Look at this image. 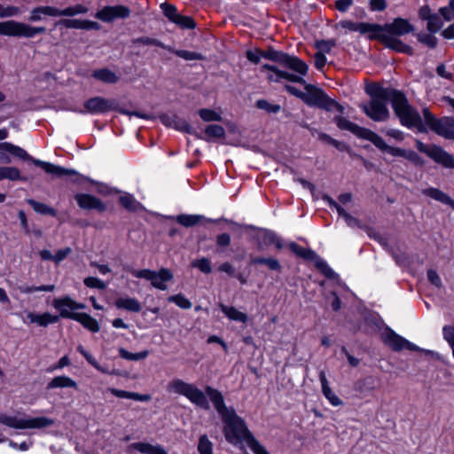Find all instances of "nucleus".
Here are the masks:
<instances>
[{
	"mask_svg": "<svg viewBox=\"0 0 454 454\" xmlns=\"http://www.w3.org/2000/svg\"><path fill=\"white\" fill-rule=\"evenodd\" d=\"M167 390L169 393L186 397L192 404L204 410L209 409L207 399V395H208L215 411L221 416L223 423V432L229 443L239 446L246 442L254 454H270L254 438L245 420L236 413L235 410L232 407H226L223 395L218 389L207 386L204 393L192 383H188L181 379H174L168 382Z\"/></svg>",
	"mask_w": 454,
	"mask_h": 454,
	"instance_id": "obj_1",
	"label": "nucleus"
},
{
	"mask_svg": "<svg viewBox=\"0 0 454 454\" xmlns=\"http://www.w3.org/2000/svg\"><path fill=\"white\" fill-rule=\"evenodd\" d=\"M261 72H268L267 80L270 82H282L288 81L304 85L305 94L303 101L311 106H317L325 111L336 110L340 114L344 113V107L334 99L329 98L321 89L316 86L307 84L303 75L296 73L292 74L279 69L278 67L270 64H263L261 67Z\"/></svg>",
	"mask_w": 454,
	"mask_h": 454,
	"instance_id": "obj_2",
	"label": "nucleus"
},
{
	"mask_svg": "<svg viewBox=\"0 0 454 454\" xmlns=\"http://www.w3.org/2000/svg\"><path fill=\"white\" fill-rule=\"evenodd\" d=\"M254 239L256 243V247L259 251H263L265 248L273 246L277 250H281L286 247L284 239L279 237L276 232L268 230L261 229L254 235ZM286 247L298 257L306 261L315 262L316 268L327 278H333L335 272L332 268L319 257L316 252L309 248L301 247V245L292 241L286 244Z\"/></svg>",
	"mask_w": 454,
	"mask_h": 454,
	"instance_id": "obj_3",
	"label": "nucleus"
},
{
	"mask_svg": "<svg viewBox=\"0 0 454 454\" xmlns=\"http://www.w3.org/2000/svg\"><path fill=\"white\" fill-rule=\"evenodd\" d=\"M337 127L341 130H348L356 136L358 138L368 140L372 143L381 152H386L392 156L403 157L415 163H420V157L414 151H406L399 147L388 145L383 138L372 130L360 127L359 125L350 121L343 116L337 115L333 119Z\"/></svg>",
	"mask_w": 454,
	"mask_h": 454,
	"instance_id": "obj_4",
	"label": "nucleus"
},
{
	"mask_svg": "<svg viewBox=\"0 0 454 454\" xmlns=\"http://www.w3.org/2000/svg\"><path fill=\"white\" fill-rule=\"evenodd\" d=\"M365 90L370 100L361 105L363 112L374 121H387L390 117L387 103L389 101L392 104L394 89L372 83Z\"/></svg>",
	"mask_w": 454,
	"mask_h": 454,
	"instance_id": "obj_5",
	"label": "nucleus"
},
{
	"mask_svg": "<svg viewBox=\"0 0 454 454\" xmlns=\"http://www.w3.org/2000/svg\"><path fill=\"white\" fill-rule=\"evenodd\" d=\"M247 59L257 65L262 59H265L281 65L295 73L301 75H306L309 70L308 65L296 56H291L286 52L275 50L269 47L267 50H261L255 48L254 50H248L246 51Z\"/></svg>",
	"mask_w": 454,
	"mask_h": 454,
	"instance_id": "obj_6",
	"label": "nucleus"
},
{
	"mask_svg": "<svg viewBox=\"0 0 454 454\" xmlns=\"http://www.w3.org/2000/svg\"><path fill=\"white\" fill-rule=\"evenodd\" d=\"M52 305L59 312V316L52 315L49 312H45L43 314H35L34 312H28L26 317L28 321L23 319V322L29 324L35 323L39 326L46 327L49 325L58 323L59 320V317L74 320V315H77L78 313L74 311L85 308L84 304L74 301L69 296H64L61 298L54 299Z\"/></svg>",
	"mask_w": 454,
	"mask_h": 454,
	"instance_id": "obj_7",
	"label": "nucleus"
},
{
	"mask_svg": "<svg viewBox=\"0 0 454 454\" xmlns=\"http://www.w3.org/2000/svg\"><path fill=\"white\" fill-rule=\"evenodd\" d=\"M13 156L21 160H29L35 166L42 168L46 173L51 174L58 177L65 176H74L77 172L74 169L65 168L60 166L54 165L50 162L34 159L21 147L8 142L0 143V164H9L12 160L10 156Z\"/></svg>",
	"mask_w": 454,
	"mask_h": 454,
	"instance_id": "obj_8",
	"label": "nucleus"
},
{
	"mask_svg": "<svg viewBox=\"0 0 454 454\" xmlns=\"http://www.w3.org/2000/svg\"><path fill=\"white\" fill-rule=\"evenodd\" d=\"M392 108L403 126L409 129L415 128L419 132L426 131L424 122L418 110L409 104L406 96L403 92L395 89Z\"/></svg>",
	"mask_w": 454,
	"mask_h": 454,
	"instance_id": "obj_9",
	"label": "nucleus"
},
{
	"mask_svg": "<svg viewBox=\"0 0 454 454\" xmlns=\"http://www.w3.org/2000/svg\"><path fill=\"white\" fill-rule=\"evenodd\" d=\"M0 424L15 429H42L52 426L54 420L46 417L19 418L2 413Z\"/></svg>",
	"mask_w": 454,
	"mask_h": 454,
	"instance_id": "obj_10",
	"label": "nucleus"
},
{
	"mask_svg": "<svg viewBox=\"0 0 454 454\" xmlns=\"http://www.w3.org/2000/svg\"><path fill=\"white\" fill-rule=\"evenodd\" d=\"M424 125L437 135L450 140H454V118L435 117L427 107L422 110Z\"/></svg>",
	"mask_w": 454,
	"mask_h": 454,
	"instance_id": "obj_11",
	"label": "nucleus"
},
{
	"mask_svg": "<svg viewBox=\"0 0 454 454\" xmlns=\"http://www.w3.org/2000/svg\"><path fill=\"white\" fill-rule=\"evenodd\" d=\"M45 31L44 27H32L12 20L0 21L1 35L32 38L36 35L45 33Z\"/></svg>",
	"mask_w": 454,
	"mask_h": 454,
	"instance_id": "obj_12",
	"label": "nucleus"
},
{
	"mask_svg": "<svg viewBox=\"0 0 454 454\" xmlns=\"http://www.w3.org/2000/svg\"><path fill=\"white\" fill-rule=\"evenodd\" d=\"M416 147L420 153H425L435 163L446 168L454 169V157L440 145H427L421 141H417Z\"/></svg>",
	"mask_w": 454,
	"mask_h": 454,
	"instance_id": "obj_13",
	"label": "nucleus"
},
{
	"mask_svg": "<svg viewBox=\"0 0 454 454\" xmlns=\"http://www.w3.org/2000/svg\"><path fill=\"white\" fill-rule=\"evenodd\" d=\"M129 273L138 278H145L151 281L153 287L160 290H166V282L172 279L173 275L168 269H160L158 272L151 270H135L130 269Z\"/></svg>",
	"mask_w": 454,
	"mask_h": 454,
	"instance_id": "obj_14",
	"label": "nucleus"
},
{
	"mask_svg": "<svg viewBox=\"0 0 454 454\" xmlns=\"http://www.w3.org/2000/svg\"><path fill=\"white\" fill-rule=\"evenodd\" d=\"M374 35H390L394 37L403 36L414 31L413 25L406 19L395 18L390 23L377 24Z\"/></svg>",
	"mask_w": 454,
	"mask_h": 454,
	"instance_id": "obj_15",
	"label": "nucleus"
},
{
	"mask_svg": "<svg viewBox=\"0 0 454 454\" xmlns=\"http://www.w3.org/2000/svg\"><path fill=\"white\" fill-rule=\"evenodd\" d=\"M383 342L390 347L394 351H401L403 349H408L411 351L421 350L418 346L410 342L406 339L395 333L393 330L388 329L382 335Z\"/></svg>",
	"mask_w": 454,
	"mask_h": 454,
	"instance_id": "obj_16",
	"label": "nucleus"
},
{
	"mask_svg": "<svg viewBox=\"0 0 454 454\" xmlns=\"http://www.w3.org/2000/svg\"><path fill=\"white\" fill-rule=\"evenodd\" d=\"M74 200L80 208L84 210H96L103 213L106 210V205L99 198L89 193H77Z\"/></svg>",
	"mask_w": 454,
	"mask_h": 454,
	"instance_id": "obj_17",
	"label": "nucleus"
},
{
	"mask_svg": "<svg viewBox=\"0 0 454 454\" xmlns=\"http://www.w3.org/2000/svg\"><path fill=\"white\" fill-rule=\"evenodd\" d=\"M114 108V103L102 97H94L88 99L84 103V110L81 111L82 114H103Z\"/></svg>",
	"mask_w": 454,
	"mask_h": 454,
	"instance_id": "obj_18",
	"label": "nucleus"
},
{
	"mask_svg": "<svg viewBox=\"0 0 454 454\" xmlns=\"http://www.w3.org/2000/svg\"><path fill=\"white\" fill-rule=\"evenodd\" d=\"M372 37H374V40L382 43L386 47L397 52L405 53L408 55L412 54V48L402 42L397 37L391 36L390 35H373Z\"/></svg>",
	"mask_w": 454,
	"mask_h": 454,
	"instance_id": "obj_19",
	"label": "nucleus"
},
{
	"mask_svg": "<svg viewBox=\"0 0 454 454\" xmlns=\"http://www.w3.org/2000/svg\"><path fill=\"white\" fill-rule=\"evenodd\" d=\"M340 25L343 28L348 29L349 31L358 32L361 35H366L369 40H374V37H372L373 34H375V28H377V23H368V22H355L352 20H343L340 22Z\"/></svg>",
	"mask_w": 454,
	"mask_h": 454,
	"instance_id": "obj_20",
	"label": "nucleus"
},
{
	"mask_svg": "<svg viewBox=\"0 0 454 454\" xmlns=\"http://www.w3.org/2000/svg\"><path fill=\"white\" fill-rule=\"evenodd\" d=\"M249 262L251 265H265L270 270L280 273L282 271V265L278 259L273 256H254L250 255Z\"/></svg>",
	"mask_w": 454,
	"mask_h": 454,
	"instance_id": "obj_21",
	"label": "nucleus"
},
{
	"mask_svg": "<svg viewBox=\"0 0 454 454\" xmlns=\"http://www.w3.org/2000/svg\"><path fill=\"white\" fill-rule=\"evenodd\" d=\"M59 24L64 26L67 28H74V29H98L99 27L98 24L95 21L91 20H82L77 19H65L59 21Z\"/></svg>",
	"mask_w": 454,
	"mask_h": 454,
	"instance_id": "obj_22",
	"label": "nucleus"
},
{
	"mask_svg": "<svg viewBox=\"0 0 454 454\" xmlns=\"http://www.w3.org/2000/svg\"><path fill=\"white\" fill-rule=\"evenodd\" d=\"M319 380L322 387V393L325 397L329 401L333 406H339L342 404V401L333 392L329 387L325 372L321 371L319 373Z\"/></svg>",
	"mask_w": 454,
	"mask_h": 454,
	"instance_id": "obj_23",
	"label": "nucleus"
},
{
	"mask_svg": "<svg viewBox=\"0 0 454 454\" xmlns=\"http://www.w3.org/2000/svg\"><path fill=\"white\" fill-rule=\"evenodd\" d=\"M129 450H137L142 454H168L160 445H153L148 442H134L129 446Z\"/></svg>",
	"mask_w": 454,
	"mask_h": 454,
	"instance_id": "obj_24",
	"label": "nucleus"
},
{
	"mask_svg": "<svg viewBox=\"0 0 454 454\" xmlns=\"http://www.w3.org/2000/svg\"><path fill=\"white\" fill-rule=\"evenodd\" d=\"M70 387L78 390L77 383L68 376H56L47 385V389Z\"/></svg>",
	"mask_w": 454,
	"mask_h": 454,
	"instance_id": "obj_25",
	"label": "nucleus"
},
{
	"mask_svg": "<svg viewBox=\"0 0 454 454\" xmlns=\"http://www.w3.org/2000/svg\"><path fill=\"white\" fill-rule=\"evenodd\" d=\"M58 14L57 7L39 6L30 12L28 20L32 22L40 21L43 19V16L58 17Z\"/></svg>",
	"mask_w": 454,
	"mask_h": 454,
	"instance_id": "obj_26",
	"label": "nucleus"
},
{
	"mask_svg": "<svg viewBox=\"0 0 454 454\" xmlns=\"http://www.w3.org/2000/svg\"><path fill=\"white\" fill-rule=\"evenodd\" d=\"M91 76L94 79L107 84H115L120 80L119 75L108 68L96 69L92 72Z\"/></svg>",
	"mask_w": 454,
	"mask_h": 454,
	"instance_id": "obj_27",
	"label": "nucleus"
},
{
	"mask_svg": "<svg viewBox=\"0 0 454 454\" xmlns=\"http://www.w3.org/2000/svg\"><path fill=\"white\" fill-rule=\"evenodd\" d=\"M325 200L327 201L328 205L331 207H333L337 210L339 215L343 217V219L345 220L346 223L348 226H350V227L358 226V224H359L358 220L356 217L349 215L348 213H347L346 210L342 207H340L335 200H333L332 198H330L328 196L325 197Z\"/></svg>",
	"mask_w": 454,
	"mask_h": 454,
	"instance_id": "obj_28",
	"label": "nucleus"
},
{
	"mask_svg": "<svg viewBox=\"0 0 454 454\" xmlns=\"http://www.w3.org/2000/svg\"><path fill=\"white\" fill-rule=\"evenodd\" d=\"M74 320L79 322L91 333H98L100 329L98 321L87 313H77L74 315Z\"/></svg>",
	"mask_w": 454,
	"mask_h": 454,
	"instance_id": "obj_29",
	"label": "nucleus"
},
{
	"mask_svg": "<svg viewBox=\"0 0 454 454\" xmlns=\"http://www.w3.org/2000/svg\"><path fill=\"white\" fill-rule=\"evenodd\" d=\"M108 391L116 397L132 399L139 402H148L151 400L150 395H143L117 388H109Z\"/></svg>",
	"mask_w": 454,
	"mask_h": 454,
	"instance_id": "obj_30",
	"label": "nucleus"
},
{
	"mask_svg": "<svg viewBox=\"0 0 454 454\" xmlns=\"http://www.w3.org/2000/svg\"><path fill=\"white\" fill-rule=\"evenodd\" d=\"M422 193L427 197H430L437 201H440L445 205L451 206L454 207V200L448 196L446 193L437 188H427L422 191Z\"/></svg>",
	"mask_w": 454,
	"mask_h": 454,
	"instance_id": "obj_31",
	"label": "nucleus"
},
{
	"mask_svg": "<svg viewBox=\"0 0 454 454\" xmlns=\"http://www.w3.org/2000/svg\"><path fill=\"white\" fill-rule=\"evenodd\" d=\"M118 309H126L131 312H139L142 309L140 302L135 298L121 297L115 301Z\"/></svg>",
	"mask_w": 454,
	"mask_h": 454,
	"instance_id": "obj_32",
	"label": "nucleus"
},
{
	"mask_svg": "<svg viewBox=\"0 0 454 454\" xmlns=\"http://www.w3.org/2000/svg\"><path fill=\"white\" fill-rule=\"evenodd\" d=\"M222 312L231 320L246 323L247 320V315L238 310L234 307L226 306L224 304L220 305Z\"/></svg>",
	"mask_w": 454,
	"mask_h": 454,
	"instance_id": "obj_33",
	"label": "nucleus"
},
{
	"mask_svg": "<svg viewBox=\"0 0 454 454\" xmlns=\"http://www.w3.org/2000/svg\"><path fill=\"white\" fill-rule=\"evenodd\" d=\"M119 202L125 209L130 212L137 211L140 207V203L129 193L120 196Z\"/></svg>",
	"mask_w": 454,
	"mask_h": 454,
	"instance_id": "obj_34",
	"label": "nucleus"
},
{
	"mask_svg": "<svg viewBox=\"0 0 454 454\" xmlns=\"http://www.w3.org/2000/svg\"><path fill=\"white\" fill-rule=\"evenodd\" d=\"M27 203L38 214L45 215H48L54 216V217L57 215V211L54 208L51 207L50 206H48L44 203L38 202L32 199L28 200Z\"/></svg>",
	"mask_w": 454,
	"mask_h": 454,
	"instance_id": "obj_35",
	"label": "nucleus"
},
{
	"mask_svg": "<svg viewBox=\"0 0 454 454\" xmlns=\"http://www.w3.org/2000/svg\"><path fill=\"white\" fill-rule=\"evenodd\" d=\"M57 12H59V16H67V17H73L78 14H84L88 12V8L83 4H76L74 6L67 7L63 10L58 9Z\"/></svg>",
	"mask_w": 454,
	"mask_h": 454,
	"instance_id": "obj_36",
	"label": "nucleus"
},
{
	"mask_svg": "<svg viewBox=\"0 0 454 454\" xmlns=\"http://www.w3.org/2000/svg\"><path fill=\"white\" fill-rule=\"evenodd\" d=\"M133 45H145V46H157L168 50V45H165L160 40L149 36H141L132 39Z\"/></svg>",
	"mask_w": 454,
	"mask_h": 454,
	"instance_id": "obj_37",
	"label": "nucleus"
},
{
	"mask_svg": "<svg viewBox=\"0 0 454 454\" xmlns=\"http://www.w3.org/2000/svg\"><path fill=\"white\" fill-rule=\"evenodd\" d=\"M168 51L174 53L175 55L185 59V60H201L203 59V56L200 53L195 51H190L185 50H176L170 46H168Z\"/></svg>",
	"mask_w": 454,
	"mask_h": 454,
	"instance_id": "obj_38",
	"label": "nucleus"
},
{
	"mask_svg": "<svg viewBox=\"0 0 454 454\" xmlns=\"http://www.w3.org/2000/svg\"><path fill=\"white\" fill-rule=\"evenodd\" d=\"M118 352L121 358L126 359V360H130V361L142 360V359L146 358L149 355L148 350H143L138 353H131L123 348H120Z\"/></svg>",
	"mask_w": 454,
	"mask_h": 454,
	"instance_id": "obj_39",
	"label": "nucleus"
},
{
	"mask_svg": "<svg viewBox=\"0 0 454 454\" xmlns=\"http://www.w3.org/2000/svg\"><path fill=\"white\" fill-rule=\"evenodd\" d=\"M202 216L195 215H179L176 217V222L184 227H192L197 225Z\"/></svg>",
	"mask_w": 454,
	"mask_h": 454,
	"instance_id": "obj_40",
	"label": "nucleus"
},
{
	"mask_svg": "<svg viewBox=\"0 0 454 454\" xmlns=\"http://www.w3.org/2000/svg\"><path fill=\"white\" fill-rule=\"evenodd\" d=\"M205 135L207 136V139L223 138L225 137V130L220 125L211 124L206 128Z\"/></svg>",
	"mask_w": 454,
	"mask_h": 454,
	"instance_id": "obj_41",
	"label": "nucleus"
},
{
	"mask_svg": "<svg viewBox=\"0 0 454 454\" xmlns=\"http://www.w3.org/2000/svg\"><path fill=\"white\" fill-rule=\"evenodd\" d=\"M443 26V21L440 14L434 13L433 17H431L427 21V29L431 34H435L441 30Z\"/></svg>",
	"mask_w": 454,
	"mask_h": 454,
	"instance_id": "obj_42",
	"label": "nucleus"
},
{
	"mask_svg": "<svg viewBox=\"0 0 454 454\" xmlns=\"http://www.w3.org/2000/svg\"><path fill=\"white\" fill-rule=\"evenodd\" d=\"M198 451L200 454H213V443L206 434L201 435L199 439Z\"/></svg>",
	"mask_w": 454,
	"mask_h": 454,
	"instance_id": "obj_43",
	"label": "nucleus"
},
{
	"mask_svg": "<svg viewBox=\"0 0 454 454\" xmlns=\"http://www.w3.org/2000/svg\"><path fill=\"white\" fill-rule=\"evenodd\" d=\"M160 9L163 14L168 19L169 21L175 22L179 13L177 12V9L175 5L170 4L168 3H163L160 4Z\"/></svg>",
	"mask_w": 454,
	"mask_h": 454,
	"instance_id": "obj_44",
	"label": "nucleus"
},
{
	"mask_svg": "<svg viewBox=\"0 0 454 454\" xmlns=\"http://www.w3.org/2000/svg\"><path fill=\"white\" fill-rule=\"evenodd\" d=\"M192 266L193 268L199 269L201 272L205 274H209L212 271L211 261L206 257H202L200 259L193 261L192 262Z\"/></svg>",
	"mask_w": 454,
	"mask_h": 454,
	"instance_id": "obj_45",
	"label": "nucleus"
},
{
	"mask_svg": "<svg viewBox=\"0 0 454 454\" xmlns=\"http://www.w3.org/2000/svg\"><path fill=\"white\" fill-rule=\"evenodd\" d=\"M169 302H174L176 305L182 309H190L192 308V302L186 299L183 294H178L176 295L169 296L168 298Z\"/></svg>",
	"mask_w": 454,
	"mask_h": 454,
	"instance_id": "obj_46",
	"label": "nucleus"
},
{
	"mask_svg": "<svg viewBox=\"0 0 454 454\" xmlns=\"http://www.w3.org/2000/svg\"><path fill=\"white\" fill-rule=\"evenodd\" d=\"M77 351L81 355H82L83 357L87 360V362L90 365H92L95 369H97L98 371H100L102 372H106V371L99 365L98 361L88 351H86L85 348L82 345H79L77 347Z\"/></svg>",
	"mask_w": 454,
	"mask_h": 454,
	"instance_id": "obj_47",
	"label": "nucleus"
},
{
	"mask_svg": "<svg viewBox=\"0 0 454 454\" xmlns=\"http://www.w3.org/2000/svg\"><path fill=\"white\" fill-rule=\"evenodd\" d=\"M438 12L444 20H454V0H450L448 5L441 7Z\"/></svg>",
	"mask_w": 454,
	"mask_h": 454,
	"instance_id": "obj_48",
	"label": "nucleus"
},
{
	"mask_svg": "<svg viewBox=\"0 0 454 454\" xmlns=\"http://www.w3.org/2000/svg\"><path fill=\"white\" fill-rule=\"evenodd\" d=\"M417 39L419 43L434 49L437 45V39L433 34H418Z\"/></svg>",
	"mask_w": 454,
	"mask_h": 454,
	"instance_id": "obj_49",
	"label": "nucleus"
},
{
	"mask_svg": "<svg viewBox=\"0 0 454 454\" xmlns=\"http://www.w3.org/2000/svg\"><path fill=\"white\" fill-rule=\"evenodd\" d=\"M200 116L205 121H221V115L211 109H200Z\"/></svg>",
	"mask_w": 454,
	"mask_h": 454,
	"instance_id": "obj_50",
	"label": "nucleus"
},
{
	"mask_svg": "<svg viewBox=\"0 0 454 454\" xmlns=\"http://www.w3.org/2000/svg\"><path fill=\"white\" fill-rule=\"evenodd\" d=\"M95 17L104 22H111L115 19L112 11V6H106L99 10L96 13Z\"/></svg>",
	"mask_w": 454,
	"mask_h": 454,
	"instance_id": "obj_51",
	"label": "nucleus"
},
{
	"mask_svg": "<svg viewBox=\"0 0 454 454\" xmlns=\"http://www.w3.org/2000/svg\"><path fill=\"white\" fill-rule=\"evenodd\" d=\"M255 105L259 109L265 110L268 113L277 114L280 111L279 105L270 104V102H268L265 99L257 100Z\"/></svg>",
	"mask_w": 454,
	"mask_h": 454,
	"instance_id": "obj_52",
	"label": "nucleus"
},
{
	"mask_svg": "<svg viewBox=\"0 0 454 454\" xmlns=\"http://www.w3.org/2000/svg\"><path fill=\"white\" fill-rule=\"evenodd\" d=\"M177 26H179L182 28H194L195 27V21L192 18L189 16H184L179 14L176 18V21L174 22Z\"/></svg>",
	"mask_w": 454,
	"mask_h": 454,
	"instance_id": "obj_53",
	"label": "nucleus"
},
{
	"mask_svg": "<svg viewBox=\"0 0 454 454\" xmlns=\"http://www.w3.org/2000/svg\"><path fill=\"white\" fill-rule=\"evenodd\" d=\"M55 289L54 285H43V286H31L20 288V291L24 294H32L35 292L43 291V292H52Z\"/></svg>",
	"mask_w": 454,
	"mask_h": 454,
	"instance_id": "obj_54",
	"label": "nucleus"
},
{
	"mask_svg": "<svg viewBox=\"0 0 454 454\" xmlns=\"http://www.w3.org/2000/svg\"><path fill=\"white\" fill-rule=\"evenodd\" d=\"M84 285L90 288H98L103 290L106 287V284L99 278L95 277H88L83 281Z\"/></svg>",
	"mask_w": 454,
	"mask_h": 454,
	"instance_id": "obj_55",
	"label": "nucleus"
},
{
	"mask_svg": "<svg viewBox=\"0 0 454 454\" xmlns=\"http://www.w3.org/2000/svg\"><path fill=\"white\" fill-rule=\"evenodd\" d=\"M335 46V42L333 40H320L317 41L316 47L319 50V51L325 53H329L333 47Z\"/></svg>",
	"mask_w": 454,
	"mask_h": 454,
	"instance_id": "obj_56",
	"label": "nucleus"
},
{
	"mask_svg": "<svg viewBox=\"0 0 454 454\" xmlns=\"http://www.w3.org/2000/svg\"><path fill=\"white\" fill-rule=\"evenodd\" d=\"M20 12L19 7L6 6L4 7L0 4V18H9L18 15Z\"/></svg>",
	"mask_w": 454,
	"mask_h": 454,
	"instance_id": "obj_57",
	"label": "nucleus"
},
{
	"mask_svg": "<svg viewBox=\"0 0 454 454\" xmlns=\"http://www.w3.org/2000/svg\"><path fill=\"white\" fill-rule=\"evenodd\" d=\"M112 11H113V13H114V16L115 19H117V18L125 19V18H128L130 14V10L124 5L112 6Z\"/></svg>",
	"mask_w": 454,
	"mask_h": 454,
	"instance_id": "obj_58",
	"label": "nucleus"
},
{
	"mask_svg": "<svg viewBox=\"0 0 454 454\" xmlns=\"http://www.w3.org/2000/svg\"><path fill=\"white\" fill-rule=\"evenodd\" d=\"M5 179H9L12 181L22 180L20 172L17 168L14 167H5Z\"/></svg>",
	"mask_w": 454,
	"mask_h": 454,
	"instance_id": "obj_59",
	"label": "nucleus"
},
{
	"mask_svg": "<svg viewBox=\"0 0 454 454\" xmlns=\"http://www.w3.org/2000/svg\"><path fill=\"white\" fill-rule=\"evenodd\" d=\"M387 6V0H370L369 9L372 12H383Z\"/></svg>",
	"mask_w": 454,
	"mask_h": 454,
	"instance_id": "obj_60",
	"label": "nucleus"
},
{
	"mask_svg": "<svg viewBox=\"0 0 454 454\" xmlns=\"http://www.w3.org/2000/svg\"><path fill=\"white\" fill-rule=\"evenodd\" d=\"M231 235L228 233L218 234L215 238V243L217 247L222 248L229 247L231 244Z\"/></svg>",
	"mask_w": 454,
	"mask_h": 454,
	"instance_id": "obj_61",
	"label": "nucleus"
},
{
	"mask_svg": "<svg viewBox=\"0 0 454 454\" xmlns=\"http://www.w3.org/2000/svg\"><path fill=\"white\" fill-rule=\"evenodd\" d=\"M354 0H336L335 8L340 12H346L353 4Z\"/></svg>",
	"mask_w": 454,
	"mask_h": 454,
	"instance_id": "obj_62",
	"label": "nucleus"
},
{
	"mask_svg": "<svg viewBox=\"0 0 454 454\" xmlns=\"http://www.w3.org/2000/svg\"><path fill=\"white\" fill-rule=\"evenodd\" d=\"M434 14L428 5H423L419 9V18L421 20L427 21Z\"/></svg>",
	"mask_w": 454,
	"mask_h": 454,
	"instance_id": "obj_63",
	"label": "nucleus"
},
{
	"mask_svg": "<svg viewBox=\"0 0 454 454\" xmlns=\"http://www.w3.org/2000/svg\"><path fill=\"white\" fill-rule=\"evenodd\" d=\"M427 278L429 282L436 287L442 286V280L438 273L434 270H427Z\"/></svg>",
	"mask_w": 454,
	"mask_h": 454,
	"instance_id": "obj_64",
	"label": "nucleus"
}]
</instances>
